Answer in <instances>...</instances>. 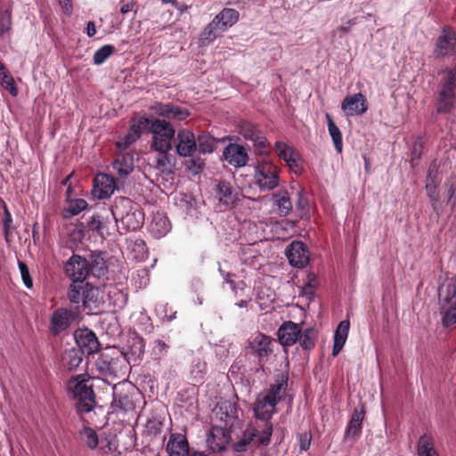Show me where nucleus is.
<instances>
[{
    "label": "nucleus",
    "mask_w": 456,
    "mask_h": 456,
    "mask_svg": "<svg viewBox=\"0 0 456 456\" xmlns=\"http://www.w3.org/2000/svg\"><path fill=\"white\" fill-rule=\"evenodd\" d=\"M341 110L346 117L362 116L368 110L367 100L361 93L348 95L341 102Z\"/></svg>",
    "instance_id": "13"
},
{
    "label": "nucleus",
    "mask_w": 456,
    "mask_h": 456,
    "mask_svg": "<svg viewBox=\"0 0 456 456\" xmlns=\"http://www.w3.org/2000/svg\"><path fill=\"white\" fill-rule=\"evenodd\" d=\"M418 456H439L435 448V440L431 435L425 434L419 438L417 445Z\"/></svg>",
    "instance_id": "34"
},
{
    "label": "nucleus",
    "mask_w": 456,
    "mask_h": 456,
    "mask_svg": "<svg viewBox=\"0 0 456 456\" xmlns=\"http://www.w3.org/2000/svg\"><path fill=\"white\" fill-rule=\"evenodd\" d=\"M88 225L92 231H95L101 234H102L105 230L102 218L100 215L92 216Z\"/></svg>",
    "instance_id": "53"
},
{
    "label": "nucleus",
    "mask_w": 456,
    "mask_h": 456,
    "mask_svg": "<svg viewBox=\"0 0 456 456\" xmlns=\"http://www.w3.org/2000/svg\"><path fill=\"white\" fill-rule=\"evenodd\" d=\"M256 436V430L255 429L248 430V432L245 434V436H247V438L245 437L244 439H242V440L239 441L238 443H236L235 445H234V449L237 452H242V451L246 450L247 445L250 443V441Z\"/></svg>",
    "instance_id": "52"
},
{
    "label": "nucleus",
    "mask_w": 456,
    "mask_h": 456,
    "mask_svg": "<svg viewBox=\"0 0 456 456\" xmlns=\"http://www.w3.org/2000/svg\"><path fill=\"white\" fill-rule=\"evenodd\" d=\"M89 379L86 376H77L69 382V389L79 402V410L86 412L90 411L94 405V395L92 385L88 384Z\"/></svg>",
    "instance_id": "7"
},
{
    "label": "nucleus",
    "mask_w": 456,
    "mask_h": 456,
    "mask_svg": "<svg viewBox=\"0 0 456 456\" xmlns=\"http://www.w3.org/2000/svg\"><path fill=\"white\" fill-rule=\"evenodd\" d=\"M171 229V224L167 216L162 212L152 215L149 224V231L155 238H161L167 234Z\"/></svg>",
    "instance_id": "27"
},
{
    "label": "nucleus",
    "mask_w": 456,
    "mask_h": 456,
    "mask_svg": "<svg viewBox=\"0 0 456 456\" xmlns=\"http://www.w3.org/2000/svg\"><path fill=\"white\" fill-rule=\"evenodd\" d=\"M272 339L262 333H257L250 338L246 348L247 354L256 358L260 366L272 352Z\"/></svg>",
    "instance_id": "8"
},
{
    "label": "nucleus",
    "mask_w": 456,
    "mask_h": 456,
    "mask_svg": "<svg viewBox=\"0 0 456 456\" xmlns=\"http://www.w3.org/2000/svg\"><path fill=\"white\" fill-rule=\"evenodd\" d=\"M280 169L270 159L258 160L254 168V181L261 191H272L279 186Z\"/></svg>",
    "instance_id": "5"
},
{
    "label": "nucleus",
    "mask_w": 456,
    "mask_h": 456,
    "mask_svg": "<svg viewBox=\"0 0 456 456\" xmlns=\"http://www.w3.org/2000/svg\"><path fill=\"white\" fill-rule=\"evenodd\" d=\"M277 156L281 159L295 174L302 171V161L299 153L290 145L282 141L274 143Z\"/></svg>",
    "instance_id": "12"
},
{
    "label": "nucleus",
    "mask_w": 456,
    "mask_h": 456,
    "mask_svg": "<svg viewBox=\"0 0 456 456\" xmlns=\"http://www.w3.org/2000/svg\"><path fill=\"white\" fill-rule=\"evenodd\" d=\"M301 328L293 322H285L278 330L279 342L284 346H289L299 339Z\"/></svg>",
    "instance_id": "23"
},
{
    "label": "nucleus",
    "mask_w": 456,
    "mask_h": 456,
    "mask_svg": "<svg viewBox=\"0 0 456 456\" xmlns=\"http://www.w3.org/2000/svg\"><path fill=\"white\" fill-rule=\"evenodd\" d=\"M240 134L246 139L252 141L254 145L261 151H265L267 145L266 137L250 122H241L240 125Z\"/></svg>",
    "instance_id": "24"
},
{
    "label": "nucleus",
    "mask_w": 456,
    "mask_h": 456,
    "mask_svg": "<svg viewBox=\"0 0 456 456\" xmlns=\"http://www.w3.org/2000/svg\"><path fill=\"white\" fill-rule=\"evenodd\" d=\"M95 368L105 377L121 378L129 370L127 359L117 347H109L101 352L95 361Z\"/></svg>",
    "instance_id": "2"
},
{
    "label": "nucleus",
    "mask_w": 456,
    "mask_h": 456,
    "mask_svg": "<svg viewBox=\"0 0 456 456\" xmlns=\"http://www.w3.org/2000/svg\"><path fill=\"white\" fill-rule=\"evenodd\" d=\"M134 5V4L133 2H127V3L122 2V5L120 8L121 13L126 14V13L129 12L133 9Z\"/></svg>",
    "instance_id": "64"
},
{
    "label": "nucleus",
    "mask_w": 456,
    "mask_h": 456,
    "mask_svg": "<svg viewBox=\"0 0 456 456\" xmlns=\"http://www.w3.org/2000/svg\"><path fill=\"white\" fill-rule=\"evenodd\" d=\"M364 414L365 411L363 406L354 411L345 432V439H355L360 436Z\"/></svg>",
    "instance_id": "29"
},
{
    "label": "nucleus",
    "mask_w": 456,
    "mask_h": 456,
    "mask_svg": "<svg viewBox=\"0 0 456 456\" xmlns=\"http://www.w3.org/2000/svg\"><path fill=\"white\" fill-rule=\"evenodd\" d=\"M314 276H312L311 278H309L308 282L302 288V294L305 295L307 298H312V297L314 296V289L315 286L314 284Z\"/></svg>",
    "instance_id": "58"
},
{
    "label": "nucleus",
    "mask_w": 456,
    "mask_h": 456,
    "mask_svg": "<svg viewBox=\"0 0 456 456\" xmlns=\"http://www.w3.org/2000/svg\"><path fill=\"white\" fill-rule=\"evenodd\" d=\"M356 23H357L356 18L350 19L346 23L338 27L336 31L340 34H346L351 30L352 27L354 26Z\"/></svg>",
    "instance_id": "59"
},
{
    "label": "nucleus",
    "mask_w": 456,
    "mask_h": 456,
    "mask_svg": "<svg viewBox=\"0 0 456 456\" xmlns=\"http://www.w3.org/2000/svg\"><path fill=\"white\" fill-rule=\"evenodd\" d=\"M350 323L348 321H342L334 334V344L332 349V354L334 356L338 355L339 352L342 350L349 331Z\"/></svg>",
    "instance_id": "31"
},
{
    "label": "nucleus",
    "mask_w": 456,
    "mask_h": 456,
    "mask_svg": "<svg viewBox=\"0 0 456 456\" xmlns=\"http://www.w3.org/2000/svg\"><path fill=\"white\" fill-rule=\"evenodd\" d=\"M214 417L224 424V428H232L239 421L241 411L232 401H222L213 410Z\"/></svg>",
    "instance_id": "9"
},
{
    "label": "nucleus",
    "mask_w": 456,
    "mask_h": 456,
    "mask_svg": "<svg viewBox=\"0 0 456 456\" xmlns=\"http://www.w3.org/2000/svg\"><path fill=\"white\" fill-rule=\"evenodd\" d=\"M19 269H20V273L24 285L28 289L32 288L33 281L30 277L29 271H28L27 265L23 262H19Z\"/></svg>",
    "instance_id": "54"
},
{
    "label": "nucleus",
    "mask_w": 456,
    "mask_h": 456,
    "mask_svg": "<svg viewBox=\"0 0 456 456\" xmlns=\"http://www.w3.org/2000/svg\"><path fill=\"white\" fill-rule=\"evenodd\" d=\"M86 283L72 281L68 290V298L72 304H83Z\"/></svg>",
    "instance_id": "38"
},
{
    "label": "nucleus",
    "mask_w": 456,
    "mask_h": 456,
    "mask_svg": "<svg viewBox=\"0 0 456 456\" xmlns=\"http://www.w3.org/2000/svg\"><path fill=\"white\" fill-rule=\"evenodd\" d=\"M328 130L337 152L341 153L343 151V138L339 128L334 122H330V128Z\"/></svg>",
    "instance_id": "44"
},
{
    "label": "nucleus",
    "mask_w": 456,
    "mask_h": 456,
    "mask_svg": "<svg viewBox=\"0 0 456 456\" xmlns=\"http://www.w3.org/2000/svg\"><path fill=\"white\" fill-rule=\"evenodd\" d=\"M288 387V377L284 373L276 375L274 383L265 392L260 393L254 405L256 419L266 421L258 441L265 445L270 443L273 426L268 422L275 412V406L284 397Z\"/></svg>",
    "instance_id": "1"
},
{
    "label": "nucleus",
    "mask_w": 456,
    "mask_h": 456,
    "mask_svg": "<svg viewBox=\"0 0 456 456\" xmlns=\"http://www.w3.org/2000/svg\"><path fill=\"white\" fill-rule=\"evenodd\" d=\"M64 270L66 275L72 281L84 282L89 274L90 266L86 258L78 255H73L67 261Z\"/></svg>",
    "instance_id": "11"
},
{
    "label": "nucleus",
    "mask_w": 456,
    "mask_h": 456,
    "mask_svg": "<svg viewBox=\"0 0 456 456\" xmlns=\"http://www.w3.org/2000/svg\"><path fill=\"white\" fill-rule=\"evenodd\" d=\"M98 446L102 453L108 454L118 450V443L115 435H108L99 439Z\"/></svg>",
    "instance_id": "41"
},
{
    "label": "nucleus",
    "mask_w": 456,
    "mask_h": 456,
    "mask_svg": "<svg viewBox=\"0 0 456 456\" xmlns=\"http://www.w3.org/2000/svg\"><path fill=\"white\" fill-rule=\"evenodd\" d=\"M59 4L65 14L71 15L73 12L72 0H59Z\"/></svg>",
    "instance_id": "60"
},
{
    "label": "nucleus",
    "mask_w": 456,
    "mask_h": 456,
    "mask_svg": "<svg viewBox=\"0 0 456 456\" xmlns=\"http://www.w3.org/2000/svg\"><path fill=\"white\" fill-rule=\"evenodd\" d=\"M115 403L121 410L128 411L134 409L133 402L128 398L127 395H115Z\"/></svg>",
    "instance_id": "51"
},
{
    "label": "nucleus",
    "mask_w": 456,
    "mask_h": 456,
    "mask_svg": "<svg viewBox=\"0 0 456 456\" xmlns=\"http://www.w3.org/2000/svg\"><path fill=\"white\" fill-rule=\"evenodd\" d=\"M12 29V12L10 10L0 12V40L9 38Z\"/></svg>",
    "instance_id": "40"
},
{
    "label": "nucleus",
    "mask_w": 456,
    "mask_h": 456,
    "mask_svg": "<svg viewBox=\"0 0 456 456\" xmlns=\"http://www.w3.org/2000/svg\"><path fill=\"white\" fill-rule=\"evenodd\" d=\"M111 215L116 222L120 221L127 230L134 231L143 224V213L126 198L116 200L111 209Z\"/></svg>",
    "instance_id": "3"
},
{
    "label": "nucleus",
    "mask_w": 456,
    "mask_h": 456,
    "mask_svg": "<svg viewBox=\"0 0 456 456\" xmlns=\"http://www.w3.org/2000/svg\"><path fill=\"white\" fill-rule=\"evenodd\" d=\"M127 248L136 261H142L147 256V247L142 240L130 241Z\"/></svg>",
    "instance_id": "39"
},
{
    "label": "nucleus",
    "mask_w": 456,
    "mask_h": 456,
    "mask_svg": "<svg viewBox=\"0 0 456 456\" xmlns=\"http://www.w3.org/2000/svg\"><path fill=\"white\" fill-rule=\"evenodd\" d=\"M456 88V67L452 69L445 70L443 87L441 91L454 92Z\"/></svg>",
    "instance_id": "46"
},
{
    "label": "nucleus",
    "mask_w": 456,
    "mask_h": 456,
    "mask_svg": "<svg viewBox=\"0 0 456 456\" xmlns=\"http://www.w3.org/2000/svg\"><path fill=\"white\" fill-rule=\"evenodd\" d=\"M440 297L445 301H449L456 297V275L446 285L441 287Z\"/></svg>",
    "instance_id": "47"
},
{
    "label": "nucleus",
    "mask_w": 456,
    "mask_h": 456,
    "mask_svg": "<svg viewBox=\"0 0 456 456\" xmlns=\"http://www.w3.org/2000/svg\"><path fill=\"white\" fill-rule=\"evenodd\" d=\"M87 207V202L83 199H73L67 200L61 211V216L65 219H69L75 216L79 215L82 211L86 209Z\"/></svg>",
    "instance_id": "33"
},
{
    "label": "nucleus",
    "mask_w": 456,
    "mask_h": 456,
    "mask_svg": "<svg viewBox=\"0 0 456 456\" xmlns=\"http://www.w3.org/2000/svg\"><path fill=\"white\" fill-rule=\"evenodd\" d=\"M84 293L85 295L83 300V306L85 309L93 311L99 305L101 293L100 289L98 288L93 287L89 283H86Z\"/></svg>",
    "instance_id": "35"
},
{
    "label": "nucleus",
    "mask_w": 456,
    "mask_h": 456,
    "mask_svg": "<svg viewBox=\"0 0 456 456\" xmlns=\"http://www.w3.org/2000/svg\"><path fill=\"white\" fill-rule=\"evenodd\" d=\"M175 142L176 153L182 157H190L197 150V142L194 134L189 129L178 131Z\"/></svg>",
    "instance_id": "14"
},
{
    "label": "nucleus",
    "mask_w": 456,
    "mask_h": 456,
    "mask_svg": "<svg viewBox=\"0 0 456 456\" xmlns=\"http://www.w3.org/2000/svg\"><path fill=\"white\" fill-rule=\"evenodd\" d=\"M312 436L308 432H304L298 436L299 448L301 451H307L311 445Z\"/></svg>",
    "instance_id": "57"
},
{
    "label": "nucleus",
    "mask_w": 456,
    "mask_h": 456,
    "mask_svg": "<svg viewBox=\"0 0 456 456\" xmlns=\"http://www.w3.org/2000/svg\"><path fill=\"white\" fill-rule=\"evenodd\" d=\"M169 151L159 152L157 158V167L161 171H170L172 167L171 157L168 154Z\"/></svg>",
    "instance_id": "49"
},
{
    "label": "nucleus",
    "mask_w": 456,
    "mask_h": 456,
    "mask_svg": "<svg viewBox=\"0 0 456 456\" xmlns=\"http://www.w3.org/2000/svg\"><path fill=\"white\" fill-rule=\"evenodd\" d=\"M276 197V206L280 214L284 216L289 215L292 209V204L289 198L287 196V193L278 194Z\"/></svg>",
    "instance_id": "48"
},
{
    "label": "nucleus",
    "mask_w": 456,
    "mask_h": 456,
    "mask_svg": "<svg viewBox=\"0 0 456 456\" xmlns=\"http://www.w3.org/2000/svg\"><path fill=\"white\" fill-rule=\"evenodd\" d=\"M289 264L297 268L305 267L309 262V251L301 241H293L286 251Z\"/></svg>",
    "instance_id": "17"
},
{
    "label": "nucleus",
    "mask_w": 456,
    "mask_h": 456,
    "mask_svg": "<svg viewBox=\"0 0 456 456\" xmlns=\"http://www.w3.org/2000/svg\"><path fill=\"white\" fill-rule=\"evenodd\" d=\"M74 320V315L67 309H57L52 316V330L57 334L65 330Z\"/></svg>",
    "instance_id": "28"
},
{
    "label": "nucleus",
    "mask_w": 456,
    "mask_h": 456,
    "mask_svg": "<svg viewBox=\"0 0 456 456\" xmlns=\"http://www.w3.org/2000/svg\"><path fill=\"white\" fill-rule=\"evenodd\" d=\"M74 338L76 344L84 354H94L100 346L97 337L89 329H78L75 331Z\"/></svg>",
    "instance_id": "16"
},
{
    "label": "nucleus",
    "mask_w": 456,
    "mask_h": 456,
    "mask_svg": "<svg viewBox=\"0 0 456 456\" xmlns=\"http://www.w3.org/2000/svg\"><path fill=\"white\" fill-rule=\"evenodd\" d=\"M69 359V362H67V365L69 367V369H74V368H77L82 362V358L81 356H79L77 354V352H74V351H71V352H69L65 354V356L63 357V360L64 361H67V359Z\"/></svg>",
    "instance_id": "56"
},
{
    "label": "nucleus",
    "mask_w": 456,
    "mask_h": 456,
    "mask_svg": "<svg viewBox=\"0 0 456 456\" xmlns=\"http://www.w3.org/2000/svg\"><path fill=\"white\" fill-rule=\"evenodd\" d=\"M115 47L111 45H105L99 48L93 56V62L95 65H102L105 61L114 53Z\"/></svg>",
    "instance_id": "43"
},
{
    "label": "nucleus",
    "mask_w": 456,
    "mask_h": 456,
    "mask_svg": "<svg viewBox=\"0 0 456 456\" xmlns=\"http://www.w3.org/2000/svg\"><path fill=\"white\" fill-rule=\"evenodd\" d=\"M152 134L151 148L158 152L169 151L175 130L171 123L165 119L149 118V126L146 128Z\"/></svg>",
    "instance_id": "4"
},
{
    "label": "nucleus",
    "mask_w": 456,
    "mask_h": 456,
    "mask_svg": "<svg viewBox=\"0 0 456 456\" xmlns=\"http://www.w3.org/2000/svg\"><path fill=\"white\" fill-rule=\"evenodd\" d=\"M96 34V28L93 21H88L86 24V35L89 37H94Z\"/></svg>",
    "instance_id": "63"
},
{
    "label": "nucleus",
    "mask_w": 456,
    "mask_h": 456,
    "mask_svg": "<svg viewBox=\"0 0 456 456\" xmlns=\"http://www.w3.org/2000/svg\"><path fill=\"white\" fill-rule=\"evenodd\" d=\"M456 51V31L451 28H444L437 38L435 53L436 56L452 54Z\"/></svg>",
    "instance_id": "21"
},
{
    "label": "nucleus",
    "mask_w": 456,
    "mask_h": 456,
    "mask_svg": "<svg viewBox=\"0 0 456 456\" xmlns=\"http://www.w3.org/2000/svg\"><path fill=\"white\" fill-rule=\"evenodd\" d=\"M168 456H189V444L182 434H171L166 445Z\"/></svg>",
    "instance_id": "26"
},
{
    "label": "nucleus",
    "mask_w": 456,
    "mask_h": 456,
    "mask_svg": "<svg viewBox=\"0 0 456 456\" xmlns=\"http://www.w3.org/2000/svg\"><path fill=\"white\" fill-rule=\"evenodd\" d=\"M203 166H204V161L201 159H200V158L193 159L191 161L190 169L194 173H199L203 168Z\"/></svg>",
    "instance_id": "61"
},
{
    "label": "nucleus",
    "mask_w": 456,
    "mask_h": 456,
    "mask_svg": "<svg viewBox=\"0 0 456 456\" xmlns=\"http://www.w3.org/2000/svg\"><path fill=\"white\" fill-rule=\"evenodd\" d=\"M149 126V118L141 117L134 119L127 134L117 142L120 150H125L140 138L142 131Z\"/></svg>",
    "instance_id": "18"
},
{
    "label": "nucleus",
    "mask_w": 456,
    "mask_h": 456,
    "mask_svg": "<svg viewBox=\"0 0 456 456\" xmlns=\"http://www.w3.org/2000/svg\"><path fill=\"white\" fill-rule=\"evenodd\" d=\"M312 330H306L303 334L299 336V342L304 349H311L314 346V336Z\"/></svg>",
    "instance_id": "50"
},
{
    "label": "nucleus",
    "mask_w": 456,
    "mask_h": 456,
    "mask_svg": "<svg viewBox=\"0 0 456 456\" xmlns=\"http://www.w3.org/2000/svg\"><path fill=\"white\" fill-rule=\"evenodd\" d=\"M230 440V433L227 428L214 426L207 435V445L213 452L225 449Z\"/></svg>",
    "instance_id": "15"
},
{
    "label": "nucleus",
    "mask_w": 456,
    "mask_h": 456,
    "mask_svg": "<svg viewBox=\"0 0 456 456\" xmlns=\"http://www.w3.org/2000/svg\"><path fill=\"white\" fill-rule=\"evenodd\" d=\"M239 12L232 8H224L204 28L202 36L208 42L214 41L219 32H224L233 26L239 20Z\"/></svg>",
    "instance_id": "6"
},
{
    "label": "nucleus",
    "mask_w": 456,
    "mask_h": 456,
    "mask_svg": "<svg viewBox=\"0 0 456 456\" xmlns=\"http://www.w3.org/2000/svg\"><path fill=\"white\" fill-rule=\"evenodd\" d=\"M197 149L202 154H209L214 151L216 148V140L214 137L208 134H202L196 139Z\"/></svg>",
    "instance_id": "37"
},
{
    "label": "nucleus",
    "mask_w": 456,
    "mask_h": 456,
    "mask_svg": "<svg viewBox=\"0 0 456 456\" xmlns=\"http://www.w3.org/2000/svg\"><path fill=\"white\" fill-rule=\"evenodd\" d=\"M217 195L219 200L227 206L233 205L239 200L238 193L232 188L231 184L222 181L217 185Z\"/></svg>",
    "instance_id": "32"
},
{
    "label": "nucleus",
    "mask_w": 456,
    "mask_h": 456,
    "mask_svg": "<svg viewBox=\"0 0 456 456\" xmlns=\"http://www.w3.org/2000/svg\"><path fill=\"white\" fill-rule=\"evenodd\" d=\"M113 168L120 178L126 177L134 170V158L132 155L119 154L113 162Z\"/></svg>",
    "instance_id": "30"
},
{
    "label": "nucleus",
    "mask_w": 456,
    "mask_h": 456,
    "mask_svg": "<svg viewBox=\"0 0 456 456\" xmlns=\"http://www.w3.org/2000/svg\"><path fill=\"white\" fill-rule=\"evenodd\" d=\"M456 105L454 92L441 91L437 102L438 112H449Z\"/></svg>",
    "instance_id": "36"
},
{
    "label": "nucleus",
    "mask_w": 456,
    "mask_h": 456,
    "mask_svg": "<svg viewBox=\"0 0 456 456\" xmlns=\"http://www.w3.org/2000/svg\"><path fill=\"white\" fill-rule=\"evenodd\" d=\"M225 281L231 285V289L235 292L237 296L242 295L240 292L244 290V282H240L238 286H236L232 281H228L226 278Z\"/></svg>",
    "instance_id": "62"
},
{
    "label": "nucleus",
    "mask_w": 456,
    "mask_h": 456,
    "mask_svg": "<svg viewBox=\"0 0 456 456\" xmlns=\"http://www.w3.org/2000/svg\"><path fill=\"white\" fill-rule=\"evenodd\" d=\"M151 110L159 117L175 121H183L190 116L187 108L173 102H155Z\"/></svg>",
    "instance_id": "10"
},
{
    "label": "nucleus",
    "mask_w": 456,
    "mask_h": 456,
    "mask_svg": "<svg viewBox=\"0 0 456 456\" xmlns=\"http://www.w3.org/2000/svg\"><path fill=\"white\" fill-rule=\"evenodd\" d=\"M143 351L144 343L142 338L134 333L128 337L126 344L121 352H123L127 359V364L129 366L131 361H136L141 358Z\"/></svg>",
    "instance_id": "25"
},
{
    "label": "nucleus",
    "mask_w": 456,
    "mask_h": 456,
    "mask_svg": "<svg viewBox=\"0 0 456 456\" xmlns=\"http://www.w3.org/2000/svg\"><path fill=\"white\" fill-rule=\"evenodd\" d=\"M80 436L84 444L90 449H95L98 446L100 438L94 429L84 428L80 431Z\"/></svg>",
    "instance_id": "42"
},
{
    "label": "nucleus",
    "mask_w": 456,
    "mask_h": 456,
    "mask_svg": "<svg viewBox=\"0 0 456 456\" xmlns=\"http://www.w3.org/2000/svg\"><path fill=\"white\" fill-rule=\"evenodd\" d=\"M445 190L447 194V204L453 208L456 207V175L451 176L445 183Z\"/></svg>",
    "instance_id": "45"
},
{
    "label": "nucleus",
    "mask_w": 456,
    "mask_h": 456,
    "mask_svg": "<svg viewBox=\"0 0 456 456\" xmlns=\"http://www.w3.org/2000/svg\"><path fill=\"white\" fill-rule=\"evenodd\" d=\"M116 186L112 176L107 174H98L94 180L92 193L99 199L110 198L115 191Z\"/></svg>",
    "instance_id": "20"
},
{
    "label": "nucleus",
    "mask_w": 456,
    "mask_h": 456,
    "mask_svg": "<svg viewBox=\"0 0 456 456\" xmlns=\"http://www.w3.org/2000/svg\"><path fill=\"white\" fill-rule=\"evenodd\" d=\"M441 179L439 177L438 167L436 163H432L429 166L428 175L426 177V192L431 202L432 208L436 210L437 204L440 200L439 194L437 191V186Z\"/></svg>",
    "instance_id": "19"
},
{
    "label": "nucleus",
    "mask_w": 456,
    "mask_h": 456,
    "mask_svg": "<svg viewBox=\"0 0 456 456\" xmlns=\"http://www.w3.org/2000/svg\"><path fill=\"white\" fill-rule=\"evenodd\" d=\"M443 323L446 327L456 323V303L444 314Z\"/></svg>",
    "instance_id": "55"
},
{
    "label": "nucleus",
    "mask_w": 456,
    "mask_h": 456,
    "mask_svg": "<svg viewBox=\"0 0 456 456\" xmlns=\"http://www.w3.org/2000/svg\"><path fill=\"white\" fill-rule=\"evenodd\" d=\"M224 159L235 167H241L248 163V153L246 150L236 143L227 145L223 152Z\"/></svg>",
    "instance_id": "22"
}]
</instances>
